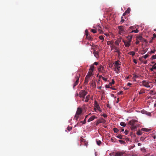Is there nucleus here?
I'll list each match as a JSON object with an SVG mask.
<instances>
[{
  "instance_id": "nucleus-6",
  "label": "nucleus",
  "mask_w": 156,
  "mask_h": 156,
  "mask_svg": "<svg viewBox=\"0 0 156 156\" xmlns=\"http://www.w3.org/2000/svg\"><path fill=\"white\" fill-rule=\"evenodd\" d=\"M118 28L119 30L120 34H123L125 33V31L123 28L122 26H119L118 27Z\"/></svg>"
},
{
  "instance_id": "nucleus-46",
  "label": "nucleus",
  "mask_w": 156,
  "mask_h": 156,
  "mask_svg": "<svg viewBox=\"0 0 156 156\" xmlns=\"http://www.w3.org/2000/svg\"><path fill=\"white\" fill-rule=\"evenodd\" d=\"M155 51H156V50L155 49H154L153 50L151 51V53H154Z\"/></svg>"
},
{
  "instance_id": "nucleus-55",
  "label": "nucleus",
  "mask_w": 156,
  "mask_h": 156,
  "mask_svg": "<svg viewBox=\"0 0 156 156\" xmlns=\"http://www.w3.org/2000/svg\"><path fill=\"white\" fill-rule=\"evenodd\" d=\"M102 116L105 118L106 117H107V115H106L105 114H104L103 115H102Z\"/></svg>"
},
{
  "instance_id": "nucleus-27",
  "label": "nucleus",
  "mask_w": 156,
  "mask_h": 156,
  "mask_svg": "<svg viewBox=\"0 0 156 156\" xmlns=\"http://www.w3.org/2000/svg\"><path fill=\"white\" fill-rule=\"evenodd\" d=\"M139 32V30L137 29H136L135 30H133L132 31L131 33L134 32L135 33H137Z\"/></svg>"
},
{
  "instance_id": "nucleus-17",
  "label": "nucleus",
  "mask_w": 156,
  "mask_h": 156,
  "mask_svg": "<svg viewBox=\"0 0 156 156\" xmlns=\"http://www.w3.org/2000/svg\"><path fill=\"white\" fill-rule=\"evenodd\" d=\"M99 120V122H101V123H105L106 122L105 120L103 118H101Z\"/></svg>"
},
{
  "instance_id": "nucleus-37",
  "label": "nucleus",
  "mask_w": 156,
  "mask_h": 156,
  "mask_svg": "<svg viewBox=\"0 0 156 156\" xmlns=\"http://www.w3.org/2000/svg\"><path fill=\"white\" fill-rule=\"evenodd\" d=\"M114 49H115L114 51L115 52H118L119 51L117 48L116 47H115L114 48Z\"/></svg>"
},
{
  "instance_id": "nucleus-29",
  "label": "nucleus",
  "mask_w": 156,
  "mask_h": 156,
  "mask_svg": "<svg viewBox=\"0 0 156 156\" xmlns=\"http://www.w3.org/2000/svg\"><path fill=\"white\" fill-rule=\"evenodd\" d=\"M88 79H86V78H85V81H84V83H85V84H87V83H88Z\"/></svg>"
},
{
  "instance_id": "nucleus-21",
  "label": "nucleus",
  "mask_w": 156,
  "mask_h": 156,
  "mask_svg": "<svg viewBox=\"0 0 156 156\" xmlns=\"http://www.w3.org/2000/svg\"><path fill=\"white\" fill-rule=\"evenodd\" d=\"M142 130L143 131L147 132L149 131L150 130V129L146 128H143L142 129Z\"/></svg>"
},
{
  "instance_id": "nucleus-59",
  "label": "nucleus",
  "mask_w": 156,
  "mask_h": 156,
  "mask_svg": "<svg viewBox=\"0 0 156 156\" xmlns=\"http://www.w3.org/2000/svg\"><path fill=\"white\" fill-rule=\"evenodd\" d=\"M105 87L106 88H110L109 85H105Z\"/></svg>"
},
{
  "instance_id": "nucleus-16",
  "label": "nucleus",
  "mask_w": 156,
  "mask_h": 156,
  "mask_svg": "<svg viewBox=\"0 0 156 156\" xmlns=\"http://www.w3.org/2000/svg\"><path fill=\"white\" fill-rule=\"evenodd\" d=\"M94 64L91 65L89 70H91L90 71H92V72H93L94 71Z\"/></svg>"
},
{
  "instance_id": "nucleus-42",
  "label": "nucleus",
  "mask_w": 156,
  "mask_h": 156,
  "mask_svg": "<svg viewBox=\"0 0 156 156\" xmlns=\"http://www.w3.org/2000/svg\"><path fill=\"white\" fill-rule=\"evenodd\" d=\"M123 17H121V22H120L121 23H122L125 21V20L123 19Z\"/></svg>"
},
{
  "instance_id": "nucleus-39",
  "label": "nucleus",
  "mask_w": 156,
  "mask_h": 156,
  "mask_svg": "<svg viewBox=\"0 0 156 156\" xmlns=\"http://www.w3.org/2000/svg\"><path fill=\"white\" fill-rule=\"evenodd\" d=\"M138 77V76L136 75H134L133 77V79H134V80L135 81V78Z\"/></svg>"
},
{
  "instance_id": "nucleus-30",
  "label": "nucleus",
  "mask_w": 156,
  "mask_h": 156,
  "mask_svg": "<svg viewBox=\"0 0 156 156\" xmlns=\"http://www.w3.org/2000/svg\"><path fill=\"white\" fill-rule=\"evenodd\" d=\"M113 130L115 133H117L119 131V130L116 128H114Z\"/></svg>"
},
{
  "instance_id": "nucleus-12",
  "label": "nucleus",
  "mask_w": 156,
  "mask_h": 156,
  "mask_svg": "<svg viewBox=\"0 0 156 156\" xmlns=\"http://www.w3.org/2000/svg\"><path fill=\"white\" fill-rule=\"evenodd\" d=\"M96 118L95 115H93L91 117L87 120L88 122H90L91 121L94 120V119Z\"/></svg>"
},
{
  "instance_id": "nucleus-56",
  "label": "nucleus",
  "mask_w": 156,
  "mask_h": 156,
  "mask_svg": "<svg viewBox=\"0 0 156 156\" xmlns=\"http://www.w3.org/2000/svg\"><path fill=\"white\" fill-rule=\"evenodd\" d=\"M90 77V76H88V75H87L85 78H86L87 79H88Z\"/></svg>"
},
{
  "instance_id": "nucleus-50",
  "label": "nucleus",
  "mask_w": 156,
  "mask_h": 156,
  "mask_svg": "<svg viewBox=\"0 0 156 156\" xmlns=\"http://www.w3.org/2000/svg\"><path fill=\"white\" fill-rule=\"evenodd\" d=\"M123 92L122 91H119V92L118 93V94H122Z\"/></svg>"
},
{
  "instance_id": "nucleus-18",
  "label": "nucleus",
  "mask_w": 156,
  "mask_h": 156,
  "mask_svg": "<svg viewBox=\"0 0 156 156\" xmlns=\"http://www.w3.org/2000/svg\"><path fill=\"white\" fill-rule=\"evenodd\" d=\"M120 61L118 60L115 62V66H118L119 65H120L121 64L119 63Z\"/></svg>"
},
{
  "instance_id": "nucleus-3",
  "label": "nucleus",
  "mask_w": 156,
  "mask_h": 156,
  "mask_svg": "<svg viewBox=\"0 0 156 156\" xmlns=\"http://www.w3.org/2000/svg\"><path fill=\"white\" fill-rule=\"evenodd\" d=\"M143 86L146 87H152L153 85L151 83L146 80H143L142 81Z\"/></svg>"
},
{
  "instance_id": "nucleus-14",
  "label": "nucleus",
  "mask_w": 156,
  "mask_h": 156,
  "mask_svg": "<svg viewBox=\"0 0 156 156\" xmlns=\"http://www.w3.org/2000/svg\"><path fill=\"white\" fill-rule=\"evenodd\" d=\"M136 38L139 40L140 41H143V40H144V38L141 36H137Z\"/></svg>"
},
{
  "instance_id": "nucleus-4",
  "label": "nucleus",
  "mask_w": 156,
  "mask_h": 156,
  "mask_svg": "<svg viewBox=\"0 0 156 156\" xmlns=\"http://www.w3.org/2000/svg\"><path fill=\"white\" fill-rule=\"evenodd\" d=\"M80 77V75H79V76H76L74 80V83L73 84V88H74V87L77 85L79 83V79Z\"/></svg>"
},
{
  "instance_id": "nucleus-44",
  "label": "nucleus",
  "mask_w": 156,
  "mask_h": 156,
  "mask_svg": "<svg viewBox=\"0 0 156 156\" xmlns=\"http://www.w3.org/2000/svg\"><path fill=\"white\" fill-rule=\"evenodd\" d=\"M84 145L87 147V145H88V142H87V141H85L84 143Z\"/></svg>"
},
{
  "instance_id": "nucleus-32",
  "label": "nucleus",
  "mask_w": 156,
  "mask_h": 156,
  "mask_svg": "<svg viewBox=\"0 0 156 156\" xmlns=\"http://www.w3.org/2000/svg\"><path fill=\"white\" fill-rule=\"evenodd\" d=\"M67 129L69 130V131H70L72 130V127L69 126H68Z\"/></svg>"
},
{
  "instance_id": "nucleus-58",
  "label": "nucleus",
  "mask_w": 156,
  "mask_h": 156,
  "mask_svg": "<svg viewBox=\"0 0 156 156\" xmlns=\"http://www.w3.org/2000/svg\"><path fill=\"white\" fill-rule=\"evenodd\" d=\"M93 64H94V65H97L98 64V63L97 62H94Z\"/></svg>"
},
{
  "instance_id": "nucleus-47",
  "label": "nucleus",
  "mask_w": 156,
  "mask_h": 156,
  "mask_svg": "<svg viewBox=\"0 0 156 156\" xmlns=\"http://www.w3.org/2000/svg\"><path fill=\"white\" fill-rule=\"evenodd\" d=\"M86 34L87 36L88 35V32L87 30H85Z\"/></svg>"
},
{
  "instance_id": "nucleus-9",
  "label": "nucleus",
  "mask_w": 156,
  "mask_h": 156,
  "mask_svg": "<svg viewBox=\"0 0 156 156\" xmlns=\"http://www.w3.org/2000/svg\"><path fill=\"white\" fill-rule=\"evenodd\" d=\"M86 118H85L83 122L81 121L80 123L78 122L76 125L75 126H81V125L80 124V123H82L83 124H85L86 123Z\"/></svg>"
},
{
  "instance_id": "nucleus-26",
  "label": "nucleus",
  "mask_w": 156,
  "mask_h": 156,
  "mask_svg": "<svg viewBox=\"0 0 156 156\" xmlns=\"http://www.w3.org/2000/svg\"><path fill=\"white\" fill-rule=\"evenodd\" d=\"M122 136H122L121 135H118L116 136V137L118 138L121 139L123 138Z\"/></svg>"
},
{
  "instance_id": "nucleus-53",
  "label": "nucleus",
  "mask_w": 156,
  "mask_h": 156,
  "mask_svg": "<svg viewBox=\"0 0 156 156\" xmlns=\"http://www.w3.org/2000/svg\"><path fill=\"white\" fill-rule=\"evenodd\" d=\"M115 67L116 68H117V70L118 71L119 70V69L120 68V66H115Z\"/></svg>"
},
{
  "instance_id": "nucleus-24",
  "label": "nucleus",
  "mask_w": 156,
  "mask_h": 156,
  "mask_svg": "<svg viewBox=\"0 0 156 156\" xmlns=\"http://www.w3.org/2000/svg\"><path fill=\"white\" fill-rule=\"evenodd\" d=\"M131 9L130 8H128L127 10L125 11V12L126 13H129L130 12Z\"/></svg>"
},
{
  "instance_id": "nucleus-8",
  "label": "nucleus",
  "mask_w": 156,
  "mask_h": 156,
  "mask_svg": "<svg viewBox=\"0 0 156 156\" xmlns=\"http://www.w3.org/2000/svg\"><path fill=\"white\" fill-rule=\"evenodd\" d=\"M123 41L126 47H129L130 46L131 42H129V41H126L124 40H123Z\"/></svg>"
},
{
  "instance_id": "nucleus-62",
  "label": "nucleus",
  "mask_w": 156,
  "mask_h": 156,
  "mask_svg": "<svg viewBox=\"0 0 156 156\" xmlns=\"http://www.w3.org/2000/svg\"><path fill=\"white\" fill-rule=\"evenodd\" d=\"M100 123L101 122H99V120H98L96 123V125L97 126L99 123Z\"/></svg>"
},
{
  "instance_id": "nucleus-61",
  "label": "nucleus",
  "mask_w": 156,
  "mask_h": 156,
  "mask_svg": "<svg viewBox=\"0 0 156 156\" xmlns=\"http://www.w3.org/2000/svg\"><path fill=\"white\" fill-rule=\"evenodd\" d=\"M133 62L135 64H136L137 63V61L136 59L133 60Z\"/></svg>"
},
{
  "instance_id": "nucleus-35",
  "label": "nucleus",
  "mask_w": 156,
  "mask_h": 156,
  "mask_svg": "<svg viewBox=\"0 0 156 156\" xmlns=\"http://www.w3.org/2000/svg\"><path fill=\"white\" fill-rule=\"evenodd\" d=\"M151 59L152 60L156 59V55H153L152 56Z\"/></svg>"
},
{
  "instance_id": "nucleus-63",
  "label": "nucleus",
  "mask_w": 156,
  "mask_h": 156,
  "mask_svg": "<svg viewBox=\"0 0 156 156\" xmlns=\"http://www.w3.org/2000/svg\"><path fill=\"white\" fill-rule=\"evenodd\" d=\"M150 70L151 71H153L154 69H153V67H152V68H150Z\"/></svg>"
},
{
  "instance_id": "nucleus-38",
  "label": "nucleus",
  "mask_w": 156,
  "mask_h": 156,
  "mask_svg": "<svg viewBox=\"0 0 156 156\" xmlns=\"http://www.w3.org/2000/svg\"><path fill=\"white\" fill-rule=\"evenodd\" d=\"M80 141H81V142L82 143H84L85 141H86L85 140L82 138L81 139H80Z\"/></svg>"
},
{
  "instance_id": "nucleus-43",
  "label": "nucleus",
  "mask_w": 156,
  "mask_h": 156,
  "mask_svg": "<svg viewBox=\"0 0 156 156\" xmlns=\"http://www.w3.org/2000/svg\"><path fill=\"white\" fill-rule=\"evenodd\" d=\"M137 134L138 135H141V133L140 131H138L137 133Z\"/></svg>"
},
{
  "instance_id": "nucleus-49",
  "label": "nucleus",
  "mask_w": 156,
  "mask_h": 156,
  "mask_svg": "<svg viewBox=\"0 0 156 156\" xmlns=\"http://www.w3.org/2000/svg\"><path fill=\"white\" fill-rule=\"evenodd\" d=\"M143 58L142 56V57H140L139 58V60L141 61H142Z\"/></svg>"
},
{
  "instance_id": "nucleus-20",
  "label": "nucleus",
  "mask_w": 156,
  "mask_h": 156,
  "mask_svg": "<svg viewBox=\"0 0 156 156\" xmlns=\"http://www.w3.org/2000/svg\"><path fill=\"white\" fill-rule=\"evenodd\" d=\"M101 27L98 25L97 27V29L98 30V31L100 33H101L102 32V30H101Z\"/></svg>"
},
{
  "instance_id": "nucleus-51",
  "label": "nucleus",
  "mask_w": 156,
  "mask_h": 156,
  "mask_svg": "<svg viewBox=\"0 0 156 156\" xmlns=\"http://www.w3.org/2000/svg\"><path fill=\"white\" fill-rule=\"evenodd\" d=\"M144 93V91H141V90H140V91L139 93V94H143V93Z\"/></svg>"
},
{
  "instance_id": "nucleus-28",
  "label": "nucleus",
  "mask_w": 156,
  "mask_h": 156,
  "mask_svg": "<svg viewBox=\"0 0 156 156\" xmlns=\"http://www.w3.org/2000/svg\"><path fill=\"white\" fill-rule=\"evenodd\" d=\"M96 142L97 144L98 145H100L101 143V141L100 140H97Z\"/></svg>"
},
{
  "instance_id": "nucleus-33",
  "label": "nucleus",
  "mask_w": 156,
  "mask_h": 156,
  "mask_svg": "<svg viewBox=\"0 0 156 156\" xmlns=\"http://www.w3.org/2000/svg\"><path fill=\"white\" fill-rule=\"evenodd\" d=\"M119 141L120 143L121 144H124L125 143V142L124 141L121 140H119Z\"/></svg>"
},
{
  "instance_id": "nucleus-52",
  "label": "nucleus",
  "mask_w": 156,
  "mask_h": 156,
  "mask_svg": "<svg viewBox=\"0 0 156 156\" xmlns=\"http://www.w3.org/2000/svg\"><path fill=\"white\" fill-rule=\"evenodd\" d=\"M102 79L103 80H105V81H107L108 79L107 78H105V77H102Z\"/></svg>"
},
{
  "instance_id": "nucleus-60",
  "label": "nucleus",
  "mask_w": 156,
  "mask_h": 156,
  "mask_svg": "<svg viewBox=\"0 0 156 156\" xmlns=\"http://www.w3.org/2000/svg\"><path fill=\"white\" fill-rule=\"evenodd\" d=\"M128 131L127 130H125V133L126 135H127L128 134Z\"/></svg>"
},
{
  "instance_id": "nucleus-13",
  "label": "nucleus",
  "mask_w": 156,
  "mask_h": 156,
  "mask_svg": "<svg viewBox=\"0 0 156 156\" xmlns=\"http://www.w3.org/2000/svg\"><path fill=\"white\" fill-rule=\"evenodd\" d=\"M90 95H87L86 97V99L84 101L86 102H88V101L90 99Z\"/></svg>"
},
{
  "instance_id": "nucleus-22",
  "label": "nucleus",
  "mask_w": 156,
  "mask_h": 156,
  "mask_svg": "<svg viewBox=\"0 0 156 156\" xmlns=\"http://www.w3.org/2000/svg\"><path fill=\"white\" fill-rule=\"evenodd\" d=\"M128 54L130 55H132V56H133L135 54V53L133 51H130L129 52Z\"/></svg>"
},
{
  "instance_id": "nucleus-11",
  "label": "nucleus",
  "mask_w": 156,
  "mask_h": 156,
  "mask_svg": "<svg viewBox=\"0 0 156 156\" xmlns=\"http://www.w3.org/2000/svg\"><path fill=\"white\" fill-rule=\"evenodd\" d=\"M93 54L96 58H98L99 57V53L98 51H94L93 52Z\"/></svg>"
},
{
  "instance_id": "nucleus-34",
  "label": "nucleus",
  "mask_w": 156,
  "mask_h": 156,
  "mask_svg": "<svg viewBox=\"0 0 156 156\" xmlns=\"http://www.w3.org/2000/svg\"><path fill=\"white\" fill-rule=\"evenodd\" d=\"M114 83H115V81H114V79H112V82L110 83H109V84L110 85H112L114 84Z\"/></svg>"
},
{
  "instance_id": "nucleus-45",
  "label": "nucleus",
  "mask_w": 156,
  "mask_h": 156,
  "mask_svg": "<svg viewBox=\"0 0 156 156\" xmlns=\"http://www.w3.org/2000/svg\"><path fill=\"white\" fill-rule=\"evenodd\" d=\"M129 28L131 29H134L135 28V27L134 26H131Z\"/></svg>"
},
{
  "instance_id": "nucleus-31",
  "label": "nucleus",
  "mask_w": 156,
  "mask_h": 156,
  "mask_svg": "<svg viewBox=\"0 0 156 156\" xmlns=\"http://www.w3.org/2000/svg\"><path fill=\"white\" fill-rule=\"evenodd\" d=\"M91 31L93 33H95L97 32L96 30L95 29H91Z\"/></svg>"
},
{
  "instance_id": "nucleus-40",
  "label": "nucleus",
  "mask_w": 156,
  "mask_h": 156,
  "mask_svg": "<svg viewBox=\"0 0 156 156\" xmlns=\"http://www.w3.org/2000/svg\"><path fill=\"white\" fill-rule=\"evenodd\" d=\"M156 38V34H153V37H152V39H153L154 38Z\"/></svg>"
},
{
  "instance_id": "nucleus-41",
  "label": "nucleus",
  "mask_w": 156,
  "mask_h": 156,
  "mask_svg": "<svg viewBox=\"0 0 156 156\" xmlns=\"http://www.w3.org/2000/svg\"><path fill=\"white\" fill-rule=\"evenodd\" d=\"M99 39L101 40H104V38L103 36H100L99 37Z\"/></svg>"
},
{
  "instance_id": "nucleus-15",
  "label": "nucleus",
  "mask_w": 156,
  "mask_h": 156,
  "mask_svg": "<svg viewBox=\"0 0 156 156\" xmlns=\"http://www.w3.org/2000/svg\"><path fill=\"white\" fill-rule=\"evenodd\" d=\"M132 36H128L127 37V40H128V41H129V42H131V40L132 38Z\"/></svg>"
},
{
  "instance_id": "nucleus-25",
  "label": "nucleus",
  "mask_w": 156,
  "mask_h": 156,
  "mask_svg": "<svg viewBox=\"0 0 156 156\" xmlns=\"http://www.w3.org/2000/svg\"><path fill=\"white\" fill-rule=\"evenodd\" d=\"M93 72L92 71H89L88 73L87 74V75H88L89 76H90V77L92 75Z\"/></svg>"
},
{
  "instance_id": "nucleus-2",
  "label": "nucleus",
  "mask_w": 156,
  "mask_h": 156,
  "mask_svg": "<svg viewBox=\"0 0 156 156\" xmlns=\"http://www.w3.org/2000/svg\"><path fill=\"white\" fill-rule=\"evenodd\" d=\"M82 112V110L81 108H78L77 109L76 114L75 115L74 119L76 120H78L79 115L81 114Z\"/></svg>"
},
{
  "instance_id": "nucleus-48",
  "label": "nucleus",
  "mask_w": 156,
  "mask_h": 156,
  "mask_svg": "<svg viewBox=\"0 0 156 156\" xmlns=\"http://www.w3.org/2000/svg\"><path fill=\"white\" fill-rule=\"evenodd\" d=\"M107 44L108 45H110V44H111V43L110 41H108L107 42Z\"/></svg>"
},
{
  "instance_id": "nucleus-5",
  "label": "nucleus",
  "mask_w": 156,
  "mask_h": 156,
  "mask_svg": "<svg viewBox=\"0 0 156 156\" xmlns=\"http://www.w3.org/2000/svg\"><path fill=\"white\" fill-rule=\"evenodd\" d=\"M87 94V92L85 90H81L79 93V95L80 98H84L85 97Z\"/></svg>"
},
{
  "instance_id": "nucleus-23",
  "label": "nucleus",
  "mask_w": 156,
  "mask_h": 156,
  "mask_svg": "<svg viewBox=\"0 0 156 156\" xmlns=\"http://www.w3.org/2000/svg\"><path fill=\"white\" fill-rule=\"evenodd\" d=\"M120 125L121 126L125 127L126 126V123L124 122H121L120 123Z\"/></svg>"
},
{
  "instance_id": "nucleus-7",
  "label": "nucleus",
  "mask_w": 156,
  "mask_h": 156,
  "mask_svg": "<svg viewBox=\"0 0 156 156\" xmlns=\"http://www.w3.org/2000/svg\"><path fill=\"white\" fill-rule=\"evenodd\" d=\"M125 154L124 152H118L115 153V154H113L114 156H123Z\"/></svg>"
},
{
  "instance_id": "nucleus-64",
  "label": "nucleus",
  "mask_w": 156,
  "mask_h": 156,
  "mask_svg": "<svg viewBox=\"0 0 156 156\" xmlns=\"http://www.w3.org/2000/svg\"><path fill=\"white\" fill-rule=\"evenodd\" d=\"M117 53H118V55L119 56V55H120V52L119 51L118 52H117Z\"/></svg>"
},
{
  "instance_id": "nucleus-36",
  "label": "nucleus",
  "mask_w": 156,
  "mask_h": 156,
  "mask_svg": "<svg viewBox=\"0 0 156 156\" xmlns=\"http://www.w3.org/2000/svg\"><path fill=\"white\" fill-rule=\"evenodd\" d=\"M148 56H149L148 55L146 54L145 55H144V56H142V57L143 58H144L146 59Z\"/></svg>"
},
{
  "instance_id": "nucleus-1",
  "label": "nucleus",
  "mask_w": 156,
  "mask_h": 156,
  "mask_svg": "<svg viewBox=\"0 0 156 156\" xmlns=\"http://www.w3.org/2000/svg\"><path fill=\"white\" fill-rule=\"evenodd\" d=\"M137 122V120L134 119L129 122L128 124L131 126L130 128L132 130H133L137 128L138 126L136 124Z\"/></svg>"
},
{
  "instance_id": "nucleus-54",
  "label": "nucleus",
  "mask_w": 156,
  "mask_h": 156,
  "mask_svg": "<svg viewBox=\"0 0 156 156\" xmlns=\"http://www.w3.org/2000/svg\"><path fill=\"white\" fill-rule=\"evenodd\" d=\"M152 66L153 67V69H154V70L156 69V66L153 65Z\"/></svg>"
},
{
  "instance_id": "nucleus-57",
  "label": "nucleus",
  "mask_w": 156,
  "mask_h": 156,
  "mask_svg": "<svg viewBox=\"0 0 156 156\" xmlns=\"http://www.w3.org/2000/svg\"><path fill=\"white\" fill-rule=\"evenodd\" d=\"M137 39V40H136V44H139V41L137 39Z\"/></svg>"
},
{
  "instance_id": "nucleus-19",
  "label": "nucleus",
  "mask_w": 156,
  "mask_h": 156,
  "mask_svg": "<svg viewBox=\"0 0 156 156\" xmlns=\"http://www.w3.org/2000/svg\"><path fill=\"white\" fill-rule=\"evenodd\" d=\"M141 112L143 114H151V113H149L144 110H142L141 111Z\"/></svg>"
},
{
  "instance_id": "nucleus-10",
  "label": "nucleus",
  "mask_w": 156,
  "mask_h": 156,
  "mask_svg": "<svg viewBox=\"0 0 156 156\" xmlns=\"http://www.w3.org/2000/svg\"><path fill=\"white\" fill-rule=\"evenodd\" d=\"M104 67L102 66H100L98 69L99 72L103 73L102 70H104Z\"/></svg>"
}]
</instances>
